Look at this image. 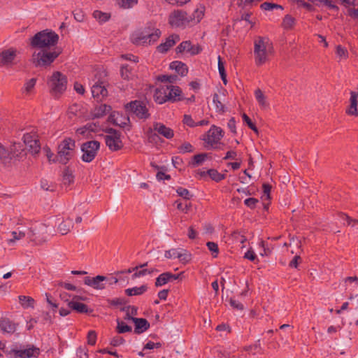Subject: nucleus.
I'll return each instance as SVG.
<instances>
[{
    "instance_id": "obj_52",
    "label": "nucleus",
    "mask_w": 358,
    "mask_h": 358,
    "mask_svg": "<svg viewBox=\"0 0 358 358\" xmlns=\"http://www.w3.org/2000/svg\"><path fill=\"white\" fill-rule=\"evenodd\" d=\"M261 349L260 341L258 340L254 345L245 346L244 350L246 352H251L253 355H255Z\"/></svg>"
},
{
    "instance_id": "obj_6",
    "label": "nucleus",
    "mask_w": 358,
    "mask_h": 358,
    "mask_svg": "<svg viewBox=\"0 0 358 358\" xmlns=\"http://www.w3.org/2000/svg\"><path fill=\"white\" fill-rule=\"evenodd\" d=\"M27 238L36 245H41L46 241L48 238V227L43 223H39L34 227L29 228L27 231Z\"/></svg>"
},
{
    "instance_id": "obj_47",
    "label": "nucleus",
    "mask_w": 358,
    "mask_h": 358,
    "mask_svg": "<svg viewBox=\"0 0 358 358\" xmlns=\"http://www.w3.org/2000/svg\"><path fill=\"white\" fill-rule=\"evenodd\" d=\"M116 2L122 8H129L137 4L138 0H116Z\"/></svg>"
},
{
    "instance_id": "obj_42",
    "label": "nucleus",
    "mask_w": 358,
    "mask_h": 358,
    "mask_svg": "<svg viewBox=\"0 0 358 358\" xmlns=\"http://www.w3.org/2000/svg\"><path fill=\"white\" fill-rule=\"evenodd\" d=\"M27 146L28 148L29 151L32 155H37L39 153L41 150V145L38 138L34 141L33 143L27 144Z\"/></svg>"
},
{
    "instance_id": "obj_34",
    "label": "nucleus",
    "mask_w": 358,
    "mask_h": 358,
    "mask_svg": "<svg viewBox=\"0 0 358 358\" xmlns=\"http://www.w3.org/2000/svg\"><path fill=\"white\" fill-rule=\"evenodd\" d=\"M148 289V287L145 285H141V287H135L133 288H128L125 289V293L127 296H137L141 295L145 292Z\"/></svg>"
},
{
    "instance_id": "obj_43",
    "label": "nucleus",
    "mask_w": 358,
    "mask_h": 358,
    "mask_svg": "<svg viewBox=\"0 0 358 358\" xmlns=\"http://www.w3.org/2000/svg\"><path fill=\"white\" fill-rule=\"evenodd\" d=\"M213 101L215 105L217 112L220 113H224L225 112L226 108H225L224 105L220 100L219 95L217 93H215L213 94Z\"/></svg>"
},
{
    "instance_id": "obj_44",
    "label": "nucleus",
    "mask_w": 358,
    "mask_h": 358,
    "mask_svg": "<svg viewBox=\"0 0 358 358\" xmlns=\"http://www.w3.org/2000/svg\"><path fill=\"white\" fill-rule=\"evenodd\" d=\"M208 156V154L207 153H201L195 155L192 158V165L194 166H196L201 164L207 159Z\"/></svg>"
},
{
    "instance_id": "obj_31",
    "label": "nucleus",
    "mask_w": 358,
    "mask_h": 358,
    "mask_svg": "<svg viewBox=\"0 0 358 358\" xmlns=\"http://www.w3.org/2000/svg\"><path fill=\"white\" fill-rule=\"evenodd\" d=\"M73 227V220L68 218L59 224V225L58 226V231H59V233H61V234L66 235L71 231Z\"/></svg>"
},
{
    "instance_id": "obj_46",
    "label": "nucleus",
    "mask_w": 358,
    "mask_h": 358,
    "mask_svg": "<svg viewBox=\"0 0 358 358\" xmlns=\"http://www.w3.org/2000/svg\"><path fill=\"white\" fill-rule=\"evenodd\" d=\"M116 331L118 334H123L126 332L131 331V327L127 325L125 322L122 321L117 320V326L116 327Z\"/></svg>"
},
{
    "instance_id": "obj_57",
    "label": "nucleus",
    "mask_w": 358,
    "mask_h": 358,
    "mask_svg": "<svg viewBox=\"0 0 358 358\" xmlns=\"http://www.w3.org/2000/svg\"><path fill=\"white\" fill-rule=\"evenodd\" d=\"M242 117L243 121L247 124L250 129H251L255 132L258 133V129L256 125L252 122L251 119L245 113L242 115Z\"/></svg>"
},
{
    "instance_id": "obj_22",
    "label": "nucleus",
    "mask_w": 358,
    "mask_h": 358,
    "mask_svg": "<svg viewBox=\"0 0 358 358\" xmlns=\"http://www.w3.org/2000/svg\"><path fill=\"white\" fill-rule=\"evenodd\" d=\"M133 322L135 324L134 332L140 334L148 330L150 327V323L144 318H134Z\"/></svg>"
},
{
    "instance_id": "obj_64",
    "label": "nucleus",
    "mask_w": 358,
    "mask_h": 358,
    "mask_svg": "<svg viewBox=\"0 0 358 358\" xmlns=\"http://www.w3.org/2000/svg\"><path fill=\"white\" fill-rule=\"evenodd\" d=\"M259 203V200L255 198H248L244 201V203L248 208L254 209L256 208L257 204Z\"/></svg>"
},
{
    "instance_id": "obj_4",
    "label": "nucleus",
    "mask_w": 358,
    "mask_h": 358,
    "mask_svg": "<svg viewBox=\"0 0 358 358\" xmlns=\"http://www.w3.org/2000/svg\"><path fill=\"white\" fill-rule=\"evenodd\" d=\"M60 51L55 50L50 51L41 49L38 52H34L31 55V62L35 67H47L58 57Z\"/></svg>"
},
{
    "instance_id": "obj_19",
    "label": "nucleus",
    "mask_w": 358,
    "mask_h": 358,
    "mask_svg": "<svg viewBox=\"0 0 358 358\" xmlns=\"http://www.w3.org/2000/svg\"><path fill=\"white\" fill-rule=\"evenodd\" d=\"M179 40L180 37L178 34H172L166 38L164 43H162L158 45L157 49L159 52L165 53Z\"/></svg>"
},
{
    "instance_id": "obj_62",
    "label": "nucleus",
    "mask_w": 358,
    "mask_h": 358,
    "mask_svg": "<svg viewBox=\"0 0 358 358\" xmlns=\"http://www.w3.org/2000/svg\"><path fill=\"white\" fill-rule=\"evenodd\" d=\"M77 356L79 358H89L88 355V349L86 346H80L77 349L76 351Z\"/></svg>"
},
{
    "instance_id": "obj_14",
    "label": "nucleus",
    "mask_w": 358,
    "mask_h": 358,
    "mask_svg": "<svg viewBox=\"0 0 358 358\" xmlns=\"http://www.w3.org/2000/svg\"><path fill=\"white\" fill-rule=\"evenodd\" d=\"M107 280L108 278L103 275H96L94 278L87 276L84 278V283L96 289H103L106 287L103 282L107 281Z\"/></svg>"
},
{
    "instance_id": "obj_10",
    "label": "nucleus",
    "mask_w": 358,
    "mask_h": 358,
    "mask_svg": "<svg viewBox=\"0 0 358 358\" xmlns=\"http://www.w3.org/2000/svg\"><path fill=\"white\" fill-rule=\"evenodd\" d=\"M223 136V131L220 127L215 125L207 131L206 134L203 138V140L206 143L205 147L208 149H217V144Z\"/></svg>"
},
{
    "instance_id": "obj_1",
    "label": "nucleus",
    "mask_w": 358,
    "mask_h": 358,
    "mask_svg": "<svg viewBox=\"0 0 358 358\" xmlns=\"http://www.w3.org/2000/svg\"><path fill=\"white\" fill-rule=\"evenodd\" d=\"M273 52V43L268 38L258 36L255 38L254 41V57L257 66H262L269 61L270 56Z\"/></svg>"
},
{
    "instance_id": "obj_15",
    "label": "nucleus",
    "mask_w": 358,
    "mask_h": 358,
    "mask_svg": "<svg viewBox=\"0 0 358 358\" xmlns=\"http://www.w3.org/2000/svg\"><path fill=\"white\" fill-rule=\"evenodd\" d=\"M182 274V272L178 274H173L171 272L162 273L156 278L155 285L156 287H162L169 282L179 279Z\"/></svg>"
},
{
    "instance_id": "obj_41",
    "label": "nucleus",
    "mask_w": 358,
    "mask_h": 358,
    "mask_svg": "<svg viewBox=\"0 0 358 358\" xmlns=\"http://www.w3.org/2000/svg\"><path fill=\"white\" fill-rule=\"evenodd\" d=\"M207 174L210 176V178L215 180V182H220L225 178V174H222L219 173L215 169H209L207 171Z\"/></svg>"
},
{
    "instance_id": "obj_40",
    "label": "nucleus",
    "mask_w": 358,
    "mask_h": 358,
    "mask_svg": "<svg viewBox=\"0 0 358 358\" xmlns=\"http://www.w3.org/2000/svg\"><path fill=\"white\" fill-rule=\"evenodd\" d=\"M38 138L37 132L32 129L30 132L25 133L23 136L24 143L27 145L30 143H33L34 141Z\"/></svg>"
},
{
    "instance_id": "obj_12",
    "label": "nucleus",
    "mask_w": 358,
    "mask_h": 358,
    "mask_svg": "<svg viewBox=\"0 0 358 358\" xmlns=\"http://www.w3.org/2000/svg\"><path fill=\"white\" fill-rule=\"evenodd\" d=\"M40 354V350L36 347H31L24 350L10 349L8 353L10 358H31L37 357Z\"/></svg>"
},
{
    "instance_id": "obj_16",
    "label": "nucleus",
    "mask_w": 358,
    "mask_h": 358,
    "mask_svg": "<svg viewBox=\"0 0 358 358\" xmlns=\"http://www.w3.org/2000/svg\"><path fill=\"white\" fill-rule=\"evenodd\" d=\"M148 41H149V45L156 42L161 36V31L159 29L152 27L151 26H147L143 29H141Z\"/></svg>"
},
{
    "instance_id": "obj_13",
    "label": "nucleus",
    "mask_w": 358,
    "mask_h": 358,
    "mask_svg": "<svg viewBox=\"0 0 358 358\" xmlns=\"http://www.w3.org/2000/svg\"><path fill=\"white\" fill-rule=\"evenodd\" d=\"M176 50L177 53H182L184 51H186L190 53L192 55H196L201 52L202 48L199 45H192L190 41H185L182 42L176 48Z\"/></svg>"
},
{
    "instance_id": "obj_32",
    "label": "nucleus",
    "mask_w": 358,
    "mask_h": 358,
    "mask_svg": "<svg viewBox=\"0 0 358 358\" xmlns=\"http://www.w3.org/2000/svg\"><path fill=\"white\" fill-rule=\"evenodd\" d=\"M36 81L37 80L35 78L27 80L22 88V93L26 95L31 94L34 90Z\"/></svg>"
},
{
    "instance_id": "obj_53",
    "label": "nucleus",
    "mask_w": 358,
    "mask_h": 358,
    "mask_svg": "<svg viewBox=\"0 0 358 358\" xmlns=\"http://www.w3.org/2000/svg\"><path fill=\"white\" fill-rule=\"evenodd\" d=\"M178 150L180 153L182 154L192 152L194 151V148L191 143L185 142L178 147Z\"/></svg>"
},
{
    "instance_id": "obj_3",
    "label": "nucleus",
    "mask_w": 358,
    "mask_h": 358,
    "mask_svg": "<svg viewBox=\"0 0 358 358\" xmlns=\"http://www.w3.org/2000/svg\"><path fill=\"white\" fill-rule=\"evenodd\" d=\"M76 141L71 138H64L58 145L57 154L53 162L66 164L75 155Z\"/></svg>"
},
{
    "instance_id": "obj_27",
    "label": "nucleus",
    "mask_w": 358,
    "mask_h": 358,
    "mask_svg": "<svg viewBox=\"0 0 358 358\" xmlns=\"http://www.w3.org/2000/svg\"><path fill=\"white\" fill-rule=\"evenodd\" d=\"M1 329L8 334H13L16 330V324L8 318L0 320Z\"/></svg>"
},
{
    "instance_id": "obj_36",
    "label": "nucleus",
    "mask_w": 358,
    "mask_h": 358,
    "mask_svg": "<svg viewBox=\"0 0 358 358\" xmlns=\"http://www.w3.org/2000/svg\"><path fill=\"white\" fill-rule=\"evenodd\" d=\"M92 15L99 23L106 22L110 18V13L102 12L98 10H94Z\"/></svg>"
},
{
    "instance_id": "obj_35",
    "label": "nucleus",
    "mask_w": 358,
    "mask_h": 358,
    "mask_svg": "<svg viewBox=\"0 0 358 358\" xmlns=\"http://www.w3.org/2000/svg\"><path fill=\"white\" fill-rule=\"evenodd\" d=\"M62 181L65 185H70L74 182V176L73 171L69 167H66L63 171Z\"/></svg>"
},
{
    "instance_id": "obj_11",
    "label": "nucleus",
    "mask_w": 358,
    "mask_h": 358,
    "mask_svg": "<svg viewBox=\"0 0 358 358\" xmlns=\"http://www.w3.org/2000/svg\"><path fill=\"white\" fill-rule=\"evenodd\" d=\"M20 52L13 47L2 50L0 52V65L10 67L16 64V59Z\"/></svg>"
},
{
    "instance_id": "obj_50",
    "label": "nucleus",
    "mask_w": 358,
    "mask_h": 358,
    "mask_svg": "<svg viewBox=\"0 0 358 358\" xmlns=\"http://www.w3.org/2000/svg\"><path fill=\"white\" fill-rule=\"evenodd\" d=\"M120 74L123 79L129 80L131 75V68L128 64L122 65L120 69Z\"/></svg>"
},
{
    "instance_id": "obj_58",
    "label": "nucleus",
    "mask_w": 358,
    "mask_h": 358,
    "mask_svg": "<svg viewBox=\"0 0 358 358\" xmlns=\"http://www.w3.org/2000/svg\"><path fill=\"white\" fill-rule=\"evenodd\" d=\"M260 7L262 9H264L265 10H273V8L282 9V6L270 2H264L263 3L261 4Z\"/></svg>"
},
{
    "instance_id": "obj_48",
    "label": "nucleus",
    "mask_w": 358,
    "mask_h": 358,
    "mask_svg": "<svg viewBox=\"0 0 358 358\" xmlns=\"http://www.w3.org/2000/svg\"><path fill=\"white\" fill-rule=\"evenodd\" d=\"M154 272H158V270L156 268H143L142 270H140L138 271H136L133 275V278H136L141 276L145 275L147 274H152Z\"/></svg>"
},
{
    "instance_id": "obj_59",
    "label": "nucleus",
    "mask_w": 358,
    "mask_h": 358,
    "mask_svg": "<svg viewBox=\"0 0 358 358\" xmlns=\"http://www.w3.org/2000/svg\"><path fill=\"white\" fill-rule=\"evenodd\" d=\"M96 333L94 330H91L88 332L87 336V344L90 345H94L96 341Z\"/></svg>"
},
{
    "instance_id": "obj_49",
    "label": "nucleus",
    "mask_w": 358,
    "mask_h": 358,
    "mask_svg": "<svg viewBox=\"0 0 358 358\" xmlns=\"http://www.w3.org/2000/svg\"><path fill=\"white\" fill-rule=\"evenodd\" d=\"M336 53L340 59H347L349 56L348 50L341 45L336 47Z\"/></svg>"
},
{
    "instance_id": "obj_17",
    "label": "nucleus",
    "mask_w": 358,
    "mask_h": 358,
    "mask_svg": "<svg viewBox=\"0 0 358 358\" xmlns=\"http://www.w3.org/2000/svg\"><path fill=\"white\" fill-rule=\"evenodd\" d=\"M121 134L119 136H106L105 141L106 145L111 151H118L123 148V143L120 138Z\"/></svg>"
},
{
    "instance_id": "obj_30",
    "label": "nucleus",
    "mask_w": 358,
    "mask_h": 358,
    "mask_svg": "<svg viewBox=\"0 0 358 358\" xmlns=\"http://www.w3.org/2000/svg\"><path fill=\"white\" fill-rule=\"evenodd\" d=\"M111 107L106 104H101L96 106L92 112L93 118H99L111 110Z\"/></svg>"
},
{
    "instance_id": "obj_38",
    "label": "nucleus",
    "mask_w": 358,
    "mask_h": 358,
    "mask_svg": "<svg viewBox=\"0 0 358 358\" xmlns=\"http://www.w3.org/2000/svg\"><path fill=\"white\" fill-rule=\"evenodd\" d=\"M295 18L290 15H286L282 19V27L284 29H292L295 24Z\"/></svg>"
},
{
    "instance_id": "obj_21",
    "label": "nucleus",
    "mask_w": 358,
    "mask_h": 358,
    "mask_svg": "<svg viewBox=\"0 0 358 358\" xmlns=\"http://www.w3.org/2000/svg\"><path fill=\"white\" fill-rule=\"evenodd\" d=\"M153 129L155 131H157L159 134L163 136L167 139H171L174 136L173 130L167 127L162 123L155 122L153 124Z\"/></svg>"
},
{
    "instance_id": "obj_61",
    "label": "nucleus",
    "mask_w": 358,
    "mask_h": 358,
    "mask_svg": "<svg viewBox=\"0 0 358 358\" xmlns=\"http://www.w3.org/2000/svg\"><path fill=\"white\" fill-rule=\"evenodd\" d=\"M177 79V76L161 75L158 76V80L173 83Z\"/></svg>"
},
{
    "instance_id": "obj_24",
    "label": "nucleus",
    "mask_w": 358,
    "mask_h": 358,
    "mask_svg": "<svg viewBox=\"0 0 358 358\" xmlns=\"http://www.w3.org/2000/svg\"><path fill=\"white\" fill-rule=\"evenodd\" d=\"M123 119L124 122H119V113L114 111L111 113L108 116V122L112 123L115 126L124 128L130 122V120L129 117H124Z\"/></svg>"
},
{
    "instance_id": "obj_20",
    "label": "nucleus",
    "mask_w": 358,
    "mask_h": 358,
    "mask_svg": "<svg viewBox=\"0 0 358 358\" xmlns=\"http://www.w3.org/2000/svg\"><path fill=\"white\" fill-rule=\"evenodd\" d=\"M166 90L169 95L168 99L169 101L175 102L182 100L181 97L182 91L178 86L166 85Z\"/></svg>"
},
{
    "instance_id": "obj_56",
    "label": "nucleus",
    "mask_w": 358,
    "mask_h": 358,
    "mask_svg": "<svg viewBox=\"0 0 358 358\" xmlns=\"http://www.w3.org/2000/svg\"><path fill=\"white\" fill-rule=\"evenodd\" d=\"M176 203L177 204V208L183 212L184 213H187L191 208V203L185 202V203H182L180 201H176Z\"/></svg>"
},
{
    "instance_id": "obj_5",
    "label": "nucleus",
    "mask_w": 358,
    "mask_h": 358,
    "mask_svg": "<svg viewBox=\"0 0 358 358\" xmlns=\"http://www.w3.org/2000/svg\"><path fill=\"white\" fill-rule=\"evenodd\" d=\"M50 92L57 95L63 93L67 85V78L59 71H55L48 80Z\"/></svg>"
},
{
    "instance_id": "obj_2",
    "label": "nucleus",
    "mask_w": 358,
    "mask_h": 358,
    "mask_svg": "<svg viewBox=\"0 0 358 358\" xmlns=\"http://www.w3.org/2000/svg\"><path fill=\"white\" fill-rule=\"evenodd\" d=\"M59 40V36L52 31L48 29L36 33L30 38V46L33 48L45 49L55 46Z\"/></svg>"
},
{
    "instance_id": "obj_54",
    "label": "nucleus",
    "mask_w": 358,
    "mask_h": 358,
    "mask_svg": "<svg viewBox=\"0 0 358 358\" xmlns=\"http://www.w3.org/2000/svg\"><path fill=\"white\" fill-rule=\"evenodd\" d=\"M206 246L208 247V249L212 252L213 257H217L219 253L217 244L215 242L208 241L206 243Z\"/></svg>"
},
{
    "instance_id": "obj_18",
    "label": "nucleus",
    "mask_w": 358,
    "mask_h": 358,
    "mask_svg": "<svg viewBox=\"0 0 358 358\" xmlns=\"http://www.w3.org/2000/svg\"><path fill=\"white\" fill-rule=\"evenodd\" d=\"M92 94L94 98H96L97 100H101L107 96L108 90L103 82L98 81L92 85Z\"/></svg>"
},
{
    "instance_id": "obj_28",
    "label": "nucleus",
    "mask_w": 358,
    "mask_h": 358,
    "mask_svg": "<svg viewBox=\"0 0 358 358\" xmlns=\"http://www.w3.org/2000/svg\"><path fill=\"white\" fill-rule=\"evenodd\" d=\"M131 40L135 45H149V41L147 40L141 29L134 31L131 36Z\"/></svg>"
},
{
    "instance_id": "obj_39",
    "label": "nucleus",
    "mask_w": 358,
    "mask_h": 358,
    "mask_svg": "<svg viewBox=\"0 0 358 358\" xmlns=\"http://www.w3.org/2000/svg\"><path fill=\"white\" fill-rule=\"evenodd\" d=\"M177 258L179 259L180 262L186 264L192 260V255L187 250L180 249Z\"/></svg>"
},
{
    "instance_id": "obj_8",
    "label": "nucleus",
    "mask_w": 358,
    "mask_h": 358,
    "mask_svg": "<svg viewBox=\"0 0 358 358\" xmlns=\"http://www.w3.org/2000/svg\"><path fill=\"white\" fill-rule=\"evenodd\" d=\"M127 112L135 115L138 118L146 120L150 116L145 102L139 100L131 101L124 106Z\"/></svg>"
},
{
    "instance_id": "obj_37",
    "label": "nucleus",
    "mask_w": 358,
    "mask_h": 358,
    "mask_svg": "<svg viewBox=\"0 0 358 358\" xmlns=\"http://www.w3.org/2000/svg\"><path fill=\"white\" fill-rule=\"evenodd\" d=\"M18 298L21 306L24 308L34 307L35 301L32 297L20 295Z\"/></svg>"
},
{
    "instance_id": "obj_29",
    "label": "nucleus",
    "mask_w": 358,
    "mask_h": 358,
    "mask_svg": "<svg viewBox=\"0 0 358 358\" xmlns=\"http://www.w3.org/2000/svg\"><path fill=\"white\" fill-rule=\"evenodd\" d=\"M170 69L175 70L181 76H185L188 73L187 65L180 61H174L170 64Z\"/></svg>"
},
{
    "instance_id": "obj_33",
    "label": "nucleus",
    "mask_w": 358,
    "mask_h": 358,
    "mask_svg": "<svg viewBox=\"0 0 358 358\" xmlns=\"http://www.w3.org/2000/svg\"><path fill=\"white\" fill-rule=\"evenodd\" d=\"M255 96L258 102L259 106L262 108H266L268 106V103L266 101V97L264 94L263 92L260 89H257L255 91Z\"/></svg>"
},
{
    "instance_id": "obj_55",
    "label": "nucleus",
    "mask_w": 358,
    "mask_h": 358,
    "mask_svg": "<svg viewBox=\"0 0 358 358\" xmlns=\"http://www.w3.org/2000/svg\"><path fill=\"white\" fill-rule=\"evenodd\" d=\"M341 218L346 221L348 225H350L352 227H355L358 225V219H352L346 214H341Z\"/></svg>"
},
{
    "instance_id": "obj_7",
    "label": "nucleus",
    "mask_w": 358,
    "mask_h": 358,
    "mask_svg": "<svg viewBox=\"0 0 358 358\" xmlns=\"http://www.w3.org/2000/svg\"><path fill=\"white\" fill-rule=\"evenodd\" d=\"M192 20L193 18L182 10H174L169 15V24L171 27L185 28Z\"/></svg>"
},
{
    "instance_id": "obj_25",
    "label": "nucleus",
    "mask_w": 358,
    "mask_h": 358,
    "mask_svg": "<svg viewBox=\"0 0 358 358\" xmlns=\"http://www.w3.org/2000/svg\"><path fill=\"white\" fill-rule=\"evenodd\" d=\"M357 97H358V93L352 91L350 92V105L349 106L348 108L346 110V113L350 115H358V111H357Z\"/></svg>"
},
{
    "instance_id": "obj_63",
    "label": "nucleus",
    "mask_w": 358,
    "mask_h": 358,
    "mask_svg": "<svg viewBox=\"0 0 358 358\" xmlns=\"http://www.w3.org/2000/svg\"><path fill=\"white\" fill-rule=\"evenodd\" d=\"M120 310L125 312V313H129V315H131V316L137 315V308H136L135 306H124L120 308Z\"/></svg>"
},
{
    "instance_id": "obj_51",
    "label": "nucleus",
    "mask_w": 358,
    "mask_h": 358,
    "mask_svg": "<svg viewBox=\"0 0 358 358\" xmlns=\"http://www.w3.org/2000/svg\"><path fill=\"white\" fill-rule=\"evenodd\" d=\"M177 194L186 200H189L192 195L190 194L189 191L187 189L183 188L182 187H179L176 189Z\"/></svg>"
},
{
    "instance_id": "obj_23",
    "label": "nucleus",
    "mask_w": 358,
    "mask_h": 358,
    "mask_svg": "<svg viewBox=\"0 0 358 358\" xmlns=\"http://www.w3.org/2000/svg\"><path fill=\"white\" fill-rule=\"evenodd\" d=\"M168 97L169 95L167 94V92L166 90V86H162L155 90L154 94V99L157 103L162 104L166 101H169Z\"/></svg>"
},
{
    "instance_id": "obj_9",
    "label": "nucleus",
    "mask_w": 358,
    "mask_h": 358,
    "mask_svg": "<svg viewBox=\"0 0 358 358\" xmlns=\"http://www.w3.org/2000/svg\"><path fill=\"white\" fill-rule=\"evenodd\" d=\"M100 148V143L98 141H89L81 145L83 155L81 159L83 162L90 163L92 162Z\"/></svg>"
},
{
    "instance_id": "obj_26",
    "label": "nucleus",
    "mask_w": 358,
    "mask_h": 358,
    "mask_svg": "<svg viewBox=\"0 0 358 358\" xmlns=\"http://www.w3.org/2000/svg\"><path fill=\"white\" fill-rule=\"evenodd\" d=\"M68 307L79 313H88L92 312V310H90L86 304L74 301H69Z\"/></svg>"
},
{
    "instance_id": "obj_45",
    "label": "nucleus",
    "mask_w": 358,
    "mask_h": 358,
    "mask_svg": "<svg viewBox=\"0 0 358 358\" xmlns=\"http://www.w3.org/2000/svg\"><path fill=\"white\" fill-rule=\"evenodd\" d=\"M13 238L8 240V243H13L16 241L22 239L27 236V232L22 231H12Z\"/></svg>"
},
{
    "instance_id": "obj_60",
    "label": "nucleus",
    "mask_w": 358,
    "mask_h": 358,
    "mask_svg": "<svg viewBox=\"0 0 358 358\" xmlns=\"http://www.w3.org/2000/svg\"><path fill=\"white\" fill-rule=\"evenodd\" d=\"M127 301L122 298H115L113 299H108V303L110 306H121L126 303Z\"/></svg>"
}]
</instances>
